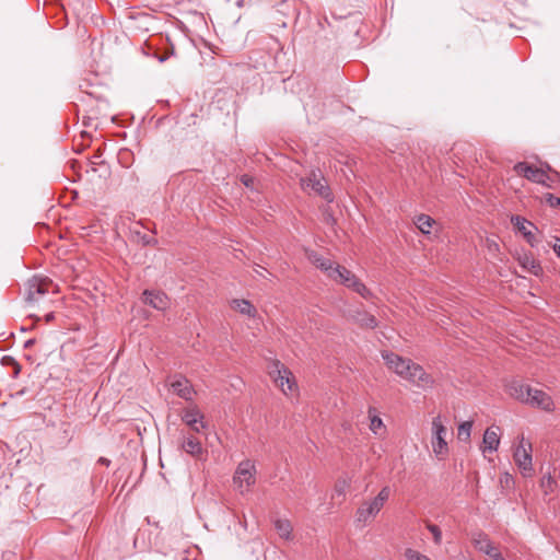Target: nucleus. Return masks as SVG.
Returning a JSON list of instances; mask_svg holds the SVG:
<instances>
[{
	"label": "nucleus",
	"instance_id": "f257e3e1",
	"mask_svg": "<svg viewBox=\"0 0 560 560\" xmlns=\"http://www.w3.org/2000/svg\"><path fill=\"white\" fill-rule=\"evenodd\" d=\"M382 358L389 370L417 387L428 389L433 386L434 378L421 365L412 362L410 359L389 351H384Z\"/></svg>",
	"mask_w": 560,
	"mask_h": 560
},
{
	"label": "nucleus",
	"instance_id": "f03ea898",
	"mask_svg": "<svg viewBox=\"0 0 560 560\" xmlns=\"http://www.w3.org/2000/svg\"><path fill=\"white\" fill-rule=\"evenodd\" d=\"M510 395L517 400L545 411L553 409V400L546 392L526 384L513 383L509 387Z\"/></svg>",
	"mask_w": 560,
	"mask_h": 560
},
{
	"label": "nucleus",
	"instance_id": "7ed1b4c3",
	"mask_svg": "<svg viewBox=\"0 0 560 560\" xmlns=\"http://www.w3.org/2000/svg\"><path fill=\"white\" fill-rule=\"evenodd\" d=\"M390 488L383 487L377 495L363 501L355 511L354 522L358 526L364 527L372 523L375 516L381 512L390 497Z\"/></svg>",
	"mask_w": 560,
	"mask_h": 560
},
{
	"label": "nucleus",
	"instance_id": "20e7f679",
	"mask_svg": "<svg viewBox=\"0 0 560 560\" xmlns=\"http://www.w3.org/2000/svg\"><path fill=\"white\" fill-rule=\"evenodd\" d=\"M330 280L353 290L365 300H369L372 296L370 289H368L353 272L343 266L338 265L335 268L334 273L330 275Z\"/></svg>",
	"mask_w": 560,
	"mask_h": 560
},
{
	"label": "nucleus",
	"instance_id": "39448f33",
	"mask_svg": "<svg viewBox=\"0 0 560 560\" xmlns=\"http://www.w3.org/2000/svg\"><path fill=\"white\" fill-rule=\"evenodd\" d=\"M269 374L284 395L289 396L296 392L298 385L291 371L280 361L276 360L271 362L269 366Z\"/></svg>",
	"mask_w": 560,
	"mask_h": 560
},
{
	"label": "nucleus",
	"instance_id": "423d86ee",
	"mask_svg": "<svg viewBox=\"0 0 560 560\" xmlns=\"http://www.w3.org/2000/svg\"><path fill=\"white\" fill-rule=\"evenodd\" d=\"M256 472L254 462L246 459L238 464L233 476V482L241 494L247 493L255 485Z\"/></svg>",
	"mask_w": 560,
	"mask_h": 560
},
{
	"label": "nucleus",
	"instance_id": "0eeeda50",
	"mask_svg": "<svg viewBox=\"0 0 560 560\" xmlns=\"http://www.w3.org/2000/svg\"><path fill=\"white\" fill-rule=\"evenodd\" d=\"M447 429L443 424L441 417L432 420V438L431 445L434 455L439 459H444L448 454V445L446 442Z\"/></svg>",
	"mask_w": 560,
	"mask_h": 560
},
{
	"label": "nucleus",
	"instance_id": "6e6552de",
	"mask_svg": "<svg viewBox=\"0 0 560 560\" xmlns=\"http://www.w3.org/2000/svg\"><path fill=\"white\" fill-rule=\"evenodd\" d=\"M301 186L305 191H313L328 202H332L334 196L320 172H312L307 177L301 178Z\"/></svg>",
	"mask_w": 560,
	"mask_h": 560
},
{
	"label": "nucleus",
	"instance_id": "1a4fd4ad",
	"mask_svg": "<svg viewBox=\"0 0 560 560\" xmlns=\"http://www.w3.org/2000/svg\"><path fill=\"white\" fill-rule=\"evenodd\" d=\"M513 458L524 477L533 476L532 444L529 442L526 443L524 438H522L515 448Z\"/></svg>",
	"mask_w": 560,
	"mask_h": 560
},
{
	"label": "nucleus",
	"instance_id": "9d476101",
	"mask_svg": "<svg viewBox=\"0 0 560 560\" xmlns=\"http://www.w3.org/2000/svg\"><path fill=\"white\" fill-rule=\"evenodd\" d=\"M514 171L517 175L523 176L533 183L549 187V184L547 183L549 176L542 168L529 165L526 162H518L514 165Z\"/></svg>",
	"mask_w": 560,
	"mask_h": 560
},
{
	"label": "nucleus",
	"instance_id": "9b49d317",
	"mask_svg": "<svg viewBox=\"0 0 560 560\" xmlns=\"http://www.w3.org/2000/svg\"><path fill=\"white\" fill-rule=\"evenodd\" d=\"M511 222L516 231L523 235L530 247H537L539 240L537 238L536 232L538 229L534 223L520 215H513L511 218Z\"/></svg>",
	"mask_w": 560,
	"mask_h": 560
},
{
	"label": "nucleus",
	"instance_id": "f8f14e48",
	"mask_svg": "<svg viewBox=\"0 0 560 560\" xmlns=\"http://www.w3.org/2000/svg\"><path fill=\"white\" fill-rule=\"evenodd\" d=\"M180 448L189 454L190 456L201 459L206 455V451L201 445V442L195 438L194 435H185L183 434V441L180 444Z\"/></svg>",
	"mask_w": 560,
	"mask_h": 560
},
{
	"label": "nucleus",
	"instance_id": "ddd939ff",
	"mask_svg": "<svg viewBox=\"0 0 560 560\" xmlns=\"http://www.w3.org/2000/svg\"><path fill=\"white\" fill-rule=\"evenodd\" d=\"M143 302L158 311H165L170 305V300L164 292L153 290L143 292Z\"/></svg>",
	"mask_w": 560,
	"mask_h": 560
},
{
	"label": "nucleus",
	"instance_id": "4468645a",
	"mask_svg": "<svg viewBox=\"0 0 560 560\" xmlns=\"http://www.w3.org/2000/svg\"><path fill=\"white\" fill-rule=\"evenodd\" d=\"M203 415L199 411L197 407L187 408L183 411L182 420L186 423L192 431L200 432L201 429L206 428V424L202 422Z\"/></svg>",
	"mask_w": 560,
	"mask_h": 560
},
{
	"label": "nucleus",
	"instance_id": "2eb2a0df",
	"mask_svg": "<svg viewBox=\"0 0 560 560\" xmlns=\"http://www.w3.org/2000/svg\"><path fill=\"white\" fill-rule=\"evenodd\" d=\"M500 427L492 425L489 427L482 438V452H495L500 444Z\"/></svg>",
	"mask_w": 560,
	"mask_h": 560
},
{
	"label": "nucleus",
	"instance_id": "dca6fc26",
	"mask_svg": "<svg viewBox=\"0 0 560 560\" xmlns=\"http://www.w3.org/2000/svg\"><path fill=\"white\" fill-rule=\"evenodd\" d=\"M348 316L361 327L373 329L377 326L376 318L360 308L349 310Z\"/></svg>",
	"mask_w": 560,
	"mask_h": 560
},
{
	"label": "nucleus",
	"instance_id": "f3484780",
	"mask_svg": "<svg viewBox=\"0 0 560 560\" xmlns=\"http://www.w3.org/2000/svg\"><path fill=\"white\" fill-rule=\"evenodd\" d=\"M171 388L173 389V392L176 395H178L180 398H183L185 400H190L192 398V394H194L192 386H191L190 382L183 376L175 378L171 383Z\"/></svg>",
	"mask_w": 560,
	"mask_h": 560
},
{
	"label": "nucleus",
	"instance_id": "a211bd4d",
	"mask_svg": "<svg viewBox=\"0 0 560 560\" xmlns=\"http://www.w3.org/2000/svg\"><path fill=\"white\" fill-rule=\"evenodd\" d=\"M521 267L529 273L538 277L542 273V267L539 261L534 258L530 253H524L517 258Z\"/></svg>",
	"mask_w": 560,
	"mask_h": 560
},
{
	"label": "nucleus",
	"instance_id": "6ab92c4d",
	"mask_svg": "<svg viewBox=\"0 0 560 560\" xmlns=\"http://www.w3.org/2000/svg\"><path fill=\"white\" fill-rule=\"evenodd\" d=\"M472 544L478 551L485 555L492 552L494 548V545L492 544L488 535L482 532H479L474 535Z\"/></svg>",
	"mask_w": 560,
	"mask_h": 560
},
{
	"label": "nucleus",
	"instance_id": "aec40b11",
	"mask_svg": "<svg viewBox=\"0 0 560 560\" xmlns=\"http://www.w3.org/2000/svg\"><path fill=\"white\" fill-rule=\"evenodd\" d=\"M27 299L30 301H36L37 295H44L48 292L47 283L34 278L28 281Z\"/></svg>",
	"mask_w": 560,
	"mask_h": 560
},
{
	"label": "nucleus",
	"instance_id": "412c9836",
	"mask_svg": "<svg viewBox=\"0 0 560 560\" xmlns=\"http://www.w3.org/2000/svg\"><path fill=\"white\" fill-rule=\"evenodd\" d=\"M231 306L232 308H234L235 311L240 312L241 314L243 315H246L248 317H255L256 316V308L254 307V305L247 301V300H244V299H235L231 302Z\"/></svg>",
	"mask_w": 560,
	"mask_h": 560
},
{
	"label": "nucleus",
	"instance_id": "4be33fe9",
	"mask_svg": "<svg viewBox=\"0 0 560 560\" xmlns=\"http://www.w3.org/2000/svg\"><path fill=\"white\" fill-rule=\"evenodd\" d=\"M368 413H369V418H370V430L375 435H382L386 431V429H385L383 420L376 413L375 408L370 407L368 410Z\"/></svg>",
	"mask_w": 560,
	"mask_h": 560
},
{
	"label": "nucleus",
	"instance_id": "5701e85b",
	"mask_svg": "<svg viewBox=\"0 0 560 560\" xmlns=\"http://www.w3.org/2000/svg\"><path fill=\"white\" fill-rule=\"evenodd\" d=\"M434 223L435 221L428 214H419L415 220V224L423 234H430Z\"/></svg>",
	"mask_w": 560,
	"mask_h": 560
},
{
	"label": "nucleus",
	"instance_id": "b1692460",
	"mask_svg": "<svg viewBox=\"0 0 560 560\" xmlns=\"http://www.w3.org/2000/svg\"><path fill=\"white\" fill-rule=\"evenodd\" d=\"M275 527L278 535L281 538L290 539L292 533V525L288 520H277L275 522Z\"/></svg>",
	"mask_w": 560,
	"mask_h": 560
},
{
	"label": "nucleus",
	"instance_id": "393cba45",
	"mask_svg": "<svg viewBox=\"0 0 560 560\" xmlns=\"http://www.w3.org/2000/svg\"><path fill=\"white\" fill-rule=\"evenodd\" d=\"M471 428H472L471 421H464L463 423H460L458 425V431H457L458 439L463 440V441L469 440L470 433H471Z\"/></svg>",
	"mask_w": 560,
	"mask_h": 560
},
{
	"label": "nucleus",
	"instance_id": "a878e982",
	"mask_svg": "<svg viewBox=\"0 0 560 560\" xmlns=\"http://www.w3.org/2000/svg\"><path fill=\"white\" fill-rule=\"evenodd\" d=\"M338 266L335 261L326 258L325 261L319 266V270L323 271L327 278L330 279V275L334 273L335 268Z\"/></svg>",
	"mask_w": 560,
	"mask_h": 560
},
{
	"label": "nucleus",
	"instance_id": "bb28decb",
	"mask_svg": "<svg viewBox=\"0 0 560 560\" xmlns=\"http://www.w3.org/2000/svg\"><path fill=\"white\" fill-rule=\"evenodd\" d=\"M427 528L432 534L434 542L440 545L442 542V532L440 527L434 524H428Z\"/></svg>",
	"mask_w": 560,
	"mask_h": 560
},
{
	"label": "nucleus",
	"instance_id": "cd10ccee",
	"mask_svg": "<svg viewBox=\"0 0 560 560\" xmlns=\"http://www.w3.org/2000/svg\"><path fill=\"white\" fill-rule=\"evenodd\" d=\"M405 557L407 560H431L429 557H427L413 549H407L405 551Z\"/></svg>",
	"mask_w": 560,
	"mask_h": 560
},
{
	"label": "nucleus",
	"instance_id": "c85d7f7f",
	"mask_svg": "<svg viewBox=\"0 0 560 560\" xmlns=\"http://www.w3.org/2000/svg\"><path fill=\"white\" fill-rule=\"evenodd\" d=\"M307 258L308 260L314 265L316 266L317 268H319V266L325 261L326 257L322 256L320 254L316 253V252H310L307 254Z\"/></svg>",
	"mask_w": 560,
	"mask_h": 560
},
{
	"label": "nucleus",
	"instance_id": "c756f323",
	"mask_svg": "<svg viewBox=\"0 0 560 560\" xmlns=\"http://www.w3.org/2000/svg\"><path fill=\"white\" fill-rule=\"evenodd\" d=\"M546 203H548L551 208H560V197H556L550 192H547L544 195V198Z\"/></svg>",
	"mask_w": 560,
	"mask_h": 560
},
{
	"label": "nucleus",
	"instance_id": "7c9ffc66",
	"mask_svg": "<svg viewBox=\"0 0 560 560\" xmlns=\"http://www.w3.org/2000/svg\"><path fill=\"white\" fill-rule=\"evenodd\" d=\"M487 556L490 557L491 560H506L495 546L493 548V551L488 553Z\"/></svg>",
	"mask_w": 560,
	"mask_h": 560
},
{
	"label": "nucleus",
	"instance_id": "2f4dec72",
	"mask_svg": "<svg viewBox=\"0 0 560 560\" xmlns=\"http://www.w3.org/2000/svg\"><path fill=\"white\" fill-rule=\"evenodd\" d=\"M9 359L14 368L13 377H18V375L21 372V365L13 358H9Z\"/></svg>",
	"mask_w": 560,
	"mask_h": 560
},
{
	"label": "nucleus",
	"instance_id": "473e14b6",
	"mask_svg": "<svg viewBox=\"0 0 560 560\" xmlns=\"http://www.w3.org/2000/svg\"><path fill=\"white\" fill-rule=\"evenodd\" d=\"M241 182L246 186V187H252L253 186V183H254V179L247 175H243L241 177Z\"/></svg>",
	"mask_w": 560,
	"mask_h": 560
},
{
	"label": "nucleus",
	"instance_id": "72a5a7b5",
	"mask_svg": "<svg viewBox=\"0 0 560 560\" xmlns=\"http://www.w3.org/2000/svg\"><path fill=\"white\" fill-rule=\"evenodd\" d=\"M552 248H553V252L556 253V255L560 258V238H556V242H555Z\"/></svg>",
	"mask_w": 560,
	"mask_h": 560
},
{
	"label": "nucleus",
	"instance_id": "f704fd0d",
	"mask_svg": "<svg viewBox=\"0 0 560 560\" xmlns=\"http://www.w3.org/2000/svg\"><path fill=\"white\" fill-rule=\"evenodd\" d=\"M552 482H553V479L550 476L542 477V479H541L542 487H547V486L549 487Z\"/></svg>",
	"mask_w": 560,
	"mask_h": 560
},
{
	"label": "nucleus",
	"instance_id": "c9c22d12",
	"mask_svg": "<svg viewBox=\"0 0 560 560\" xmlns=\"http://www.w3.org/2000/svg\"><path fill=\"white\" fill-rule=\"evenodd\" d=\"M255 272L261 277H265L264 272L270 275L266 268L261 267V266H257V268H255Z\"/></svg>",
	"mask_w": 560,
	"mask_h": 560
},
{
	"label": "nucleus",
	"instance_id": "e433bc0d",
	"mask_svg": "<svg viewBox=\"0 0 560 560\" xmlns=\"http://www.w3.org/2000/svg\"><path fill=\"white\" fill-rule=\"evenodd\" d=\"M35 343V339H28L24 342V348H31Z\"/></svg>",
	"mask_w": 560,
	"mask_h": 560
},
{
	"label": "nucleus",
	"instance_id": "4c0bfd02",
	"mask_svg": "<svg viewBox=\"0 0 560 560\" xmlns=\"http://www.w3.org/2000/svg\"><path fill=\"white\" fill-rule=\"evenodd\" d=\"M54 318H55L54 313H48V314L45 316L46 322H50V320H52Z\"/></svg>",
	"mask_w": 560,
	"mask_h": 560
},
{
	"label": "nucleus",
	"instance_id": "58836bf2",
	"mask_svg": "<svg viewBox=\"0 0 560 560\" xmlns=\"http://www.w3.org/2000/svg\"><path fill=\"white\" fill-rule=\"evenodd\" d=\"M9 358H10V357H3V358H2V363H3V364H11V365H12V363L10 362V359H9Z\"/></svg>",
	"mask_w": 560,
	"mask_h": 560
}]
</instances>
